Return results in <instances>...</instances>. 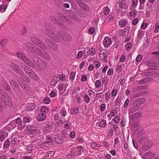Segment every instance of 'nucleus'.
<instances>
[{"instance_id": "nucleus-35", "label": "nucleus", "mask_w": 159, "mask_h": 159, "mask_svg": "<svg viewBox=\"0 0 159 159\" xmlns=\"http://www.w3.org/2000/svg\"><path fill=\"white\" fill-rule=\"evenodd\" d=\"M117 90L116 89H113L111 93V96L115 98L117 95Z\"/></svg>"}, {"instance_id": "nucleus-42", "label": "nucleus", "mask_w": 159, "mask_h": 159, "mask_svg": "<svg viewBox=\"0 0 159 159\" xmlns=\"http://www.w3.org/2000/svg\"><path fill=\"white\" fill-rule=\"evenodd\" d=\"M79 112L78 109L75 108H73L71 109V112L73 115H76Z\"/></svg>"}, {"instance_id": "nucleus-18", "label": "nucleus", "mask_w": 159, "mask_h": 159, "mask_svg": "<svg viewBox=\"0 0 159 159\" xmlns=\"http://www.w3.org/2000/svg\"><path fill=\"white\" fill-rule=\"evenodd\" d=\"M146 156L148 157L150 159H159V157L151 152H149L145 154Z\"/></svg>"}, {"instance_id": "nucleus-49", "label": "nucleus", "mask_w": 159, "mask_h": 159, "mask_svg": "<svg viewBox=\"0 0 159 159\" xmlns=\"http://www.w3.org/2000/svg\"><path fill=\"white\" fill-rule=\"evenodd\" d=\"M60 114L61 115L63 116H65L67 114V112L64 109V108H62L61 109L60 112Z\"/></svg>"}, {"instance_id": "nucleus-3", "label": "nucleus", "mask_w": 159, "mask_h": 159, "mask_svg": "<svg viewBox=\"0 0 159 159\" xmlns=\"http://www.w3.org/2000/svg\"><path fill=\"white\" fill-rule=\"evenodd\" d=\"M57 34L59 37L64 41H70L71 39L70 35L66 32L58 31L57 32Z\"/></svg>"}, {"instance_id": "nucleus-39", "label": "nucleus", "mask_w": 159, "mask_h": 159, "mask_svg": "<svg viewBox=\"0 0 159 159\" xmlns=\"http://www.w3.org/2000/svg\"><path fill=\"white\" fill-rule=\"evenodd\" d=\"M146 100L145 99L141 98H139L137 100V102H138L137 104L138 105H141L145 102Z\"/></svg>"}, {"instance_id": "nucleus-10", "label": "nucleus", "mask_w": 159, "mask_h": 159, "mask_svg": "<svg viewBox=\"0 0 159 159\" xmlns=\"http://www.w3.org/2000/svg\"><path fill=\"white\" fill-rule=\"evenodd\" d=\"M10 66L15 71L20 75H23L24 73L21 68L14 63H11Z\"/></svg>"}, {"instance_id": "nucleus-43", "label": "nucleus", "mask_w": 159, "mask_h": 159, "mask_svg": "<svg viewBox=\"0 0 159 159\" xmlns=\"http://www.w3.org/2000/svg\"><path fill=\"white\" fill-rule=\"evenodd\" d=\"M95 86L96 88L100 87L102 86L101 81L99 80H97L95 83Z\"/></svg>"}, {"instance_id": "nucleus-30", "label": "nucleus", "mask_w": 159, "mask_h": 159, "mask_svg": "<svg viewBox=\"0 0 159 159\" xmlns=\"http://www.w3.org/2000/svg\"><path fill=\"white\" fill-rule=\"evenodd\" d=\"M90 146L93 148L97 149L102 147V146L96 142H93L91 143Z\"/></svg>"}, {"instance_id": "nucleus-5", "label": "nucleus", "mask_w": 159, "mask_h": 159, "mask_svg": "<svg viewBox=\"0 0 159 159\" xmlns=\"http://www.w3.org/2000/svg\"><path fill=\"white\" fill-rule=\"evenodd\" d=\"M141 141L145 143L142 147L143 149L145 151L148 149L152 144V142L147 138H142Z\"/></svg>"}, {"instance_id": "nucleus-8", "label": "nucleus", "mask_w": 159, "mask_h": 159, "mask_svg": "<svg viewBox=\"0 0 159 159\" xmlns=\"http://www.w3.org/2000/svg\"><path fill=\"white\" fill-rule=\"evenodd\" d=\"M45 42L50 48L55 51H57L58 47L57 44L55 42L52 41H51L48 39H47L45 40Z\"/></svg>"}, {"instance_id": "nucleus-46", "label": "nucleus", "mask_w": 159, "mask_h": 159, "mask_svg": "<svg viewBox=\"0 0 159 159\" xmlns=\"http://www.w3.org/2000/svg\"><path fill=\"white\" fill-rule=\"evenodd\" d=\"M93 65L95 66V67L97 68H99L101 66V63L98 61H96L94 62Z\"/></svg>"}, {"instance_id": "nucleus-53", "label": "nucleus", "mask_w": 159, "mask_h": 159, "mask_svg": "<svg viewBox=\"0 0 159 159\" xmlns=\"http://www.w3.org/2000/svg\"><path fill=\"white\" fill-rule=\"evenodd\" d=\"M110 92L107 91L105 93V98L106 99L108 100L110 99Z\"/></svg>"}, {"instance_id": "nucleus-21", "label": "nucleus", "mask_w": 159, "mask_h": 159, "mask_svg": "<svg viewBox=\"0 0 159 159\" xmlns=\"http://www.w3.org/2000/svg\"><path fill=\"white\" fill-rule=\"evenodd\" d=\"M77 2L82 7V8L85 11H88L89 10L88 7L81 1L78 0Z\"/></svg>"}, {"instance_id": "nucleus-41", "label": "nucleus", "mask_w": 159, "mask_h": 159, "mask_svg": "<svg viewBox=\"0 0 159 159\" xmlns=\"http://www.w3.org/2000/svg\"><path fill=\"white\" fill-rule=\"evenodd\" d=\"M55 141L59 144H62L63 143V140L60 137H57L55 138Z\"/></svg>"}, {"instance_id": "nucleus-19", "label": "nucleus", "mask_w": 159, "mask_h": 159, "mask_svg": "<svg viewBox=\"0 0 159 159\" xmlns=\"http://www.w3.org/2000/svg\"><path fill=\"white\" fill-rule=\"evenodd\" d=\"M46 118V115L45 113H40L38 114L36 117L37 120L39 121H43Z\"/></svg>"}, {"instance_id": "nucleus-56", "label": "nucleus", "mask_w": 159, "mask_h": 159, "mask_svg": "<svg viewBox=\"0 0 159 159\" xmlns=\"http://www.w3.org/2000/svg\"><path fill=\"white\" fill-rule=\"evenodd\" d=\"M59 79L60 80L64 81L66 79V76L64 74H62L60 75Z\"/></svg>"}, {"instance_id": "nucleus-40", "label": "nucleus", "mask_w": 159, "mask_h": 159, "mask_svg": "<svg viewBox=\"0 0 159 159\" xmlns=\"http://www.w3.org/2000/svg\"><path fill=\"white\" fill-rule=\"evenodd\" d=\"M103 13L105 15H107L110 12V10L107 7H105L103 9Z\"/></svg>"}, {"instance_id": "nucleus-20", "label": "nucleus", "mask_w": 159, "mask_h": 159, "mask_svg": "<svg viewBox=\"0 0 159 159\" xmlns=\"http://www.w3.org/2000/svg\"><path fill=\"white\" fill-rule=\"evenodd\" d=\"M99 58L101 60H104V62L107 61L106 55L104 51L101 50L99 53Z\"/></svg>"}, {"instance_id": "nucleus-59", "label": "nucleus", "mask_w": 159, "mask_h": 159, "mask_svg": "<svg viewBox=\"0 0 159 159\" xmlns=\"http://www.w3.org/2000/svg\"><path fill=\"white\" fill-rule=\"evenodd\" d=\"M10 145V141L9 140H7L4 143V147L5 148H8Z\"/></svg>"}, {"instance_id": "nucleus-25", "label": "nucleus", "mask_w": 159, "mask_h": 159, "mask_svg": "<svg viewBox=\"0 0 159 159\" xmlns=\"http://www.w3.org/2000/svg\"><path fill=\"white\" fill-rule=\"evenodd\" d=\"M26 107H27L26 108V110L30 111L34 109L36 107V106L34 103H30L27 104Z\"/></svg>"}, {"instance_id": "nucleus-2", "label": "nucleus", "mask_w": 159, "mask_h": 159, "mask_svg": "<svg viewBox=\"0 0 159 159\" xmlns=\"http://www.w3.org/2000/svg\"><path fill=\"white\" fill-rule=\"evenodd\" d=\"M27 48L32 53L35 55H39L41 56H43L41 53L40 50L38 49L34 45L30 43H27L26 44Z\"/></svg>"}, {"instance_id": "nucleus-13", "label": "nucleus", "mask_w": 159, "mask_h": 159, "mask_svg": "<svg viewBox=\"0 0 159 159\" xmlns=\"http://www.w3.org/2000/svg\"><path fill=\"white\" fill-rule=\"evenodd\" d=\"M46 34L49 37L52 38H53L56 42H58L59 41V39L55 37V34H53L52 32L49 30H46Z\"/></svg>"}, {"instance_id": "nucleus-47", "label": "nucleus", "mask_w": 159, "mask_h": 159, "mask_svg": "<svg viewBox=\"0 0 159 159\" xmlns=\"http://www.w3.org/2000/svg\"><path fill=\"white\" fill-rule=\"evenodd\" d=\"M138 3V0H131L132 7H136Z\"/></svg>"}, {"instance_id": "nucleus-26", "label": "nucleus", "mask_w": 159, "mask_h": 159, "mask_svg": "<svg viewBox=\"0 0 159 159\" xmlns=\"http://www.w3.org/2000/svg\"><path fill=\"white\" fill-rule=\"evenodd\" d=\"M58 88L59 92L62 94L65 92L64 84L59 83L58 84Z\"/></svg>"}, {"instance_id": "nucleus-12", "label": "nucleus", "mask_w": 159, "mask_h": 159, "mask_svg": "<svg viewBox=\"0 0 159 159\" xmlns=\"http://www.w3.org/2000/svg\"><path fill=\"white\" fill-rule=\"evenodd\" d=\"M16 121L19 129L21 130L24 127L25 125V123L21 120V118H18Z\"/></svg>"}, {"instance_id": "nucleus-7", "label": "nucleus", "mask_w": 159, "mask_h": 159, "mask_svg": "<svg viewBox=\"0 0 159 159\" xmlns=\"http://www.w3.org/2000/svg\"><path fill=\"white\" fill-rule=\"evenodd\" d=\"M128 6L124 0L119 1L116 3V10L121 11L122 9L125 10L127 9Z\"/></svg>"}, {"instance_id": "nucleus-23", "label": "nucleus", "mask_w": 159, "mask_h": 159, "mask_svg": "<svg viewBox=\"0 0 159 159\" xmlns=\"http://www.w3.org/2000/svg\"><path fill=\"white\" fill-rule=\"evenodd\" d=\"M31 79L34 80H37L38 79V77L36 74L33 70L28 75Z\"/></svg>"}, {"instance_id": "nucleus-48", "label": "nucleus", "mask_w": 159, "mask_h": 159, "mask_svg": "<svg viewBox=\"0 0 159 159\" xmlns=\"http://www.w3.org/2000/svg\"><path fill=\"white\" fill-rule=\"evenodd\" d=\"M50 99L49 98L45 97L43 100L44 103L46 104H48L50 103Z\"/></svg>"}, {"instance_id": "nucleus-14", "label": "nucleus", "mask_w": 159, "mask_h": 159, "mask_svg": "<svg viewBox=\"0 0 159 159\" xmlns=\"http://www.w3.org/2000/svg\"><path fill=\"white\" fill-rule=\"evenodd\" d=\"M111 39L108 37L105 38L103 41V44L104 47H109L111 44Z\"/></svg>"}, {"instance_id": "nucleus-33", "label": "nucleus", "mask_w": 159, "mask_h": 159, "mask_svg": "<svg viewBox=\"0 0 159 159\" xmlns=\"http://www.w3.org/2000/svg\"><path fill=\"white\" fill-rule=\"evenodd\" d=\"M116 111L115 110H112L109 113L107 116L108 119L110 120L111 118L114 116L116 115Z\"/></svg>"}, {"instance_id": "nucleus-62", "label": "nucleus", "mask_w": 159, "mask_h": 159, "mask_svg": "<svg viewBox=\"0 0 159 159\" xmlns=\"http://www.w3.org/2000/svg\"><path fill=\"white\" fill-rule=\"evenodd\" d=\"M87 80V77L86 75H84L81 77V80L83 82H84L86 81Z\"/></svg>"}, {"instance_id": "nucleus-31", "label": "nucleus", "mask_w": 159, "mask_h": 159, "mask_svg": "<svg viewBox=\"0 0 159 159\" xmlns=\"http://www.w3.org/2000/svg\"><path fill=\"white\" fill-rule=\"evenodd\" d=\"M145 33V30H139L137 33V37L139 39H141L144 36Z\"/></svg>"}, {"instance_id": "nucleus-61", "label": "nucleus", "mask_w": 159, "mask_h": 159, "mask_svg": "<svg viewBox=\"0 0 159 159\" xmlns=\"http://www.w3.org/2000/svg\"><path fill=\"white\" fill-rule=\"evenodd\" d=\"M6 8L7 7H5L4 5L1 6L0 7V10L2 12H4L5 11Z\"/></svg>"}, {"instance_id": "nucleus-29", "label": "nucleus", "mask_w": 159, "mask_h": 159, "mask_svg": "<svg viewBox=\"0 0 159 159\" xmlns=\"http://www.w3.org/2000/svg\"><path fill=\"white\" fill-rule=\"evenodd\" d=\"M83 152V148L81 146H78V148L77 149L76 152L75 156H79L81 154L82 152Z\"/></svg>"}, {"instance_id": "nucleus-24", "label": "nucleus", "mask_w": 159, "mask_h": 159, "mask_svg": "<svg viewBox=\"0 0 159 159\" xmlns=\"http://www.w3.org/2000/svg\"><path fill=\"white\" fill-rule=\"evenodd\" d=\"M127 23L126 19H122L119 21V25L120 27L123 28L126 25Z\"/></svg>"}, {"instance_id": "nucleus-58", "label": "nucleus", "mask_w": 159, "mask_h": 159, "mask_svg": "<svg viewBox=\"0 0 159 159\" xmlns=\"http://www.w3.org/2000/svg\"><path fill=\"white\" fill-rule=\"evenodd\" d=\"M57 93L54 91H52L50 93V96L52 98L56 97L57 96Z\"/></svg>"}, {"instance_id": "nucleus-60", "label": "nucleus", "mask_w": 159, "mask_h": 159, "mask_svg": "<svg viewBox=\"0 0 159 159\" xmlns=\"http://www.w3.org/2000/svg\"><path fill=\"white\" fill-rule=\"evenodd\" d=\"M126 59L125 56L124 55H122L120 58L119 61L122 62H124Z\"/></svg>"}, {"instance_id": "nucleus-37", "label": "nucleus", "mask_w": 159, "mask_h": 159, "mask_svg": "<svg viewBox=\"0 0 159 159\" xmlns=\"http://www.w3.org/2000/svg\"><path fill=\"white\" fill-rule=\"evenodd\" d=\"M52 21L54 23L56 24H58L60 25H62V22H60L58 21V20H57L56 18L55 17H53L52 18Z\"/></svg>"}, {"instance_id": "nucleus-38", "label": "nucleus", "mask_w": 159, "mask_h": 159, "mask_svg": "<svg viewBox=\"0 0 159 159\" xmlns=\"http://www.w3.org/2000/svg\"><path fill=\"white\" fill-rule=\"evenodd\" d=\"M7 136L8 133L7 132H4L0 136V139L2 141H3Z\"/></svg>"}, {"instance_id": "nucleus-50", "label": "nucleus", "mask_w": 159, "mask_h": 159, "mask_svg": "<svg viewBox=\"0 0 159 159\" xmlns=\"http://www.w3.org/2000/svg\"><path fill=\"white\" fill-rule=\"evenodd\" d=\"M120 120V116H117L114 117L113 119L114 122L118 124L119 122V121Z\"/></svg>"}, {"instance_id": "nucleus-51", "label": "nucleus", "mask_w": 159, "mask_h": 159, "mask_svg": "<svg viewBox=\"0 0 159 159\" xmlns=\"http://www.w3.org/2000/svg\"><path fill=\"white\" fill-rule=\"evenodd\" d=\"M130 15L131 16H132L133 17H134L136 15V11L134 10H132L130 12Z\"/></svg>"}, {"instance_id": "nucleus-9", "label": "nucleus", "mask_w": 159, "mask_h": 159, "mask_svg": "<svg viewBox=\"0 0 159 159\" xmlns=\"http://www.w3.org/2000/svg\"><path fill=\"white\" fill-rule=\"evenodd\" d=\"M32 40L34 43L37 45L41 49L45 50L46 49V46L41 41L37 38H33L32 39Z\"/></svg>"}, {"instance_id": "nucleus-1", "label": "nucleus", "mask_w": 159, "mask_h": 159, "mask_svg": "<svg viewBox=\"0 0 159 159\" xmlns=\"http://www.w3.org/2000/svg\"><path fill=\"white\" fill-rule=\"evenodd\" d=\"M0 94L3 98V99L1 98L0 97V111L2 110V100H3L4 102L6 105H8L10 102V98L8 94L6 93L5 90H1L0 92Z\"/></svg>"}, {"instance_id": "nucleus-64", "label": "nucleus", "mask_w": 159, "mask_h": 159, "mask_svg": "<svg viewBox=\"0 0 159 159\" xmlns=\"http://www.w3.org/2000/svg\"><path fill=\"white\" fill-rule=\"evenodd\" d=\"M113 73V70L112 69L110 68L108 70L107 72V75H112Z\"/></svg>"}, {"instance_id": "nucleus-15", "label": "nucleus", "mask_w": 159, "mask_h": 159, "mask_svg": "<svg viewBox=\"0 0 159 159\" xmlns=\"http://www.w3.org/2000/svg\"><path fill=\"white\" fill-rule=\"evenodd\" d=\"M43 142V140H42L41 141V144L42 146H47L50 144H51L52 143V139L50 137H48L46 139L45 141Z\"/></svg>"}, {"instance_id": "nucleus-17", "label": "nucleus", "mask_w": 159, "mask_h": 159, "mask_svg": "<svg viewBox=\"0 0 159 159\" xmlns=\"http://www.w3.org/2000/svg\"><path fill=\"white\" fill-rule=\"evenodd\" d=\"M18 82L22 87V88L23 89H25V90H27L29 88V86L28 85H26L24 82L23 80L21 79V78H19L18 79Z\"/></svg>"}, {"instance_id": "nucleus-57", "label": "nucleus", "mask_w": 159, "mask_h": 159, "mask_svg": "<svg viewBox=\"0 0 159 159\" xmlns=\"http://www.w3.org/2000/svg\"><path fill=\"white\" fill-rule=\"evenodd\" d=\"M132 46V44L130 43H127L125 45V48L127 50H129L130 49Z\"/></svg>"}, {"instance_id": "nucleus-45", "label": "nucleus", "mask_w": 159, "mask_h": 159, "mask_svg": "<svg viewBox=\"0 0 159 159\" xmlns=\"http://www.w3.org/2000/svg\"><path fill=\"white\" fill-rule=\"evenodd\" d=\"M23 122L25 123H28L30 122L31 120V118L28 117H25L23 119Z\"/></svg>"}, {"instance_id": "nucleus-11", "label": "nucleus", "mask_w": 159, "mask_h": 159, "mask_svg": "<svg viewBox=\"0 0 159 159\" xmlns=\"http://www.w3.org/2000/svg\"><path fill=\"white\" fill-rule=\"evenodd\" d=\"M33 61L37 66H39L41 68H44L46 66V63L41 59L34 57L33 59Z\"/></svg>"}, {"instance_id": "nucleus-54", "label": "nucleus", "mask_w": 159, "mask_h": 159, "mask_svg": "<svg viewBox=\"0 0 159 159\" xmlns=\"http://www.w3.org/2000/svg\"><path fill=\"white\" fill-rule=\"evenodd\" d=\"M148 26V25L146 23L143 22L141 25V28L142 29L144 30Z\"/></svg>"}, {"instance_id": "nucleus-27", "label": "nucleus", "mask_w": 159, "mask_h": 159, "mask_svg": "<svg viewBox=\"0 0 159 159\" xmlns=\"http://www.w3.org/2000/svg\"><path fill=\"white\" fill-rule=\"evenodd\" d=\"M141 116L140 113L137 112L133 114L132 116H130V117L132 119L134 120L140 117Z\"/></svg>"}, {"instance_id": "nucleus-52", "label": "nucleus", "mask_w": 159, "mask_h": 159, "mask_svg": "<svg viewBox=\"0 0 159 159\" xmlns=\"http://www.w3.org/2000/svg\"><path fill=\"white\" fill-rule=\"evenodd\" d=\"M84 100L86 103H88L89 102L90 99L87 95H85L84 96Z\"/></svg>"}, {"instance_id": "nucleus-55", "label": "nucleus", "mask_w": 159, "mask_h": 159, "mask_svg": "<svg viewBox=\"0 0 159 159\" xmlns=\"http://www.w3.org/2000/svg\"><path fill=\"white\" fill-rule=\"evenodd\" d=\"M106 108V104H101V105L100 106V108L101 111H103L105 110Z\"/></svg>"}, {"instance_id": "nucleus-32", "label": "nucleus", "mask_w": 159, "mask_h": 159, "mask_svg": "<svg viewBox=\"0 0 159 159\" xmlns=\"http://www.w3.org/2000/svg\"><path fill=\"white\" fill-rule=\"evenodd\" d=\"M10 84L12 89L15 90L17 89L18 85L15 81L11 80V81Z\"/></svg>"}, {"instance_id": "nucleus-63", "label": "nucleus", "mask_w": 159, "mask_h": 159, "mask_svg": "<svg viewBox=\"0 0 159 159\" xmlns=\"http://www.w3.org/2000/svg\"><path fill=\"white\" fill-rule=\"evenodd\" d=\"M3 86L4 88L6 90H9L10 89V87L9 85L6 82L4 83V84L3 85Z\"/></svg>"}, {"instance_id": "nucleus-34", "label": "nucleus", "mask_w": 159, "mask_h": 159, "mask_svg": "<svg viewBox=\"0 0 159 159\" xmlns=\"http://www.w3.org/2000/svg\"><path fill=\"white\" fill-rule=\"evenodd\" d=\"M124 66V64H121V65H118L116 68V70L118 72H119L121 71L123 68Z\"/></svg>"}, {"instance_id": "nucleus-6", "label": "nucleus", "mask_w": 159, "mask_h": 159, "mask_svg": "<svg viewBox=\"0 0 159 159\" xmlns=\"http://www.w3.org/2000/svg\"><path fill=\"white\" fill-rule=\"evenodd\" d=\"M27 129L28 133L30 134L35 136L40 133L39 131L34 126L28 125L27 126Z\"/></svg>"}, {"instance_id": "nucleus-16", "label": "nucleus", "mask_w": 159, "mask_h": 159, "mask_svg": "<svg viewBox=\"0 0 159 159\" xmlns=\"http://www.w3.org/2000/svg\"><path fill=\"white\" fill-rule=\"evenodd\" d=\"M84 51L86 52L88 55L91 56L94 55L96 53L95 49L93 48H91L90 49L87 48Z\"/></svg>"}, {"instance_id": "nucleus-4", "label": "nucleus", "mask_w": 159, "mask_h": 159, "mask_svg": "<svg viewBox=\"0 0 159 159\" xmlns=\"http://www.w3.org/2000/svg\"><path fill=\"white\" fill-rule=\"evenodd\" d=\"M16 56L18 58L22 60L30 66L32 67H33L34 66V65L33 63L30 61L29 58L25 56L22 53L18 52L16 54Z\"/></svg>"}, {"instance_id": "nucleus-44", "label": "nucleus", "mask_w": 159, "mask_h": 159, "mask_svg": "<svg viewBox=\"0 0 159 159\" xmlns=\"http://www.w3.org/2000/svg\"><path fill=\"white\" fill-rule=\"evenodd\" d=\"M24 69L28 75L33 71L31 68L27 66L25 67Z\"/></svg>"}, {"instance_id": "nucleus-36", "label": "nucleus", "mask_w": 159, "mask_h": 159, "mask_svg": "<svg viewBox=\"0 0 159 159\" xmlns=\"http://www.w3.org/2000/svg\"><path fill=\"white\" fill-rule=\"evenodd\" d=\"M48 111V108L46 107H43L40 109V112L41 113H47Z\"/></svg>"}, {"instance_id": "nucleus-22", "label": "nucleus", "mask_w": 159, "mask_h": 159, "mask_svg": "<svg viewBox=\"0 0 159 159\" xmlns=\"http://www.w3.org/2000/svg\"><path fill=\"white\" fill-rule=\"evenodd\" d=\"M96 125L97 126L102 127H105L107 125V123L106 120H101L100 121L97 122Z\"/></svg>"}, {"instance_id": "nucleus-28", "label": "nucleus", "mask_w": 159, "mask_h": 159, "mask_svg": "<svg viewBox=\"0 0 159 159\" xmlns=\"http://www.w3.org/2000/svg\"><path fill=\"white\" fill-rule=\"evenodd\" d=\"M114 17L115 15L113 14H110L107 17L105 20V22L106 23H109L111 22L114 20Z\"/></svg>"}]
</instances>
